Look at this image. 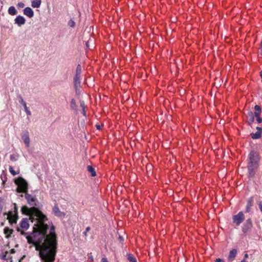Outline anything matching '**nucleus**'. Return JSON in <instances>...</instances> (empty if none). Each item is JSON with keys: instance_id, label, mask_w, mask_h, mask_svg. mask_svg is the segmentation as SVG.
<instances>
[{"instance_id": "obj_34", "label": "nucleus", "mask_w": 262, "mask_h": 262, "mask_svg": "<svg viewBox=\"0 0 262 262\" xmlns=\"http://www.w3.org/2000/svg\"><path fill=\"white\" fill-rule=\"evenodd\" d=\"M25 112L28 116H30L31 115V112L28 109V107H25L24 108Z\"/></svg>"}, {"instance_id": "obj_14", "label": "nucleus", "mask_w": 262, "mask_h": 262, "mask_svg": "<svg viewBox=\"0 0 262 262\" xmlns=\"http://www.w3.org/2000/svg\"><path fill=\"white\" fill-rule=\"evenodd\" d=\"M253 198L250 197L247 201V205L246 206L245 212L248 213L250 211V209L253 204Z\"/></svg>"}, {"instance_id": "obj_32", "label": "nucleus", "mask_w": 262, "mask_h": 262, "mask_svg": "<svg viewBox=\"0 0 262 262\" xmlns=\"http://www.w3.org/2000/svg\"><path fill=\"white\" fill-rule=\"evenodd\" d=\"M81 75L75 73V75L74 78V80H80Z\"/></svg>"}, {"instance_id": "obj_4", "label": "nucleus", "mask_w": 262, "mask_h": 262, "mask_svg": "<svg viewBox=\"0 0 262 262\" xmlns=\"http://www.w3.org/2000/svg\"><path fill=\"white\" fill-rule=\"evenodd\" d=\"M15 184L17 185L16 191L18 193H27L28 190V184L26 180L22 177H18L14 180Z\"/></svg>"}, {"instance_id": "obj_46", "label": "nucleus", "mask_w": 262, "mask_h": 262, "mask_svg": "<svg viewBox=\"0 0 262 262\" xmlns=\"http://www.w3.org/2000/svg\"><path fill=\"white\" fill-rule=\"evenodd\" d=\"M241 262H246V260H245V259H243Z\"/></svg>"}, {"instance_id": "obj_21", "label": "nucleus", "mask_w": 262, "mask_h": 262, "mask_svg": "<svg viewBox=\"0 0 262 262\" xmlns=\"http://www.w3.org/2000/svg\"><path fill=\"white\" fill-rule=\"evenodd\" d=\"M8 13L11 15H15L17 13V11L14 6H11L8 10Z\"/></svg>"}, {"instance_id": "obj_17", "label": "nucleus", "mask_w": 262, "mask_h": 262, "mask_svg": "<svg viewBox=\"0 0 262 262\" xmlns=\"http://www.w3.org/2000/svg\"><path fill=\"white\" fill-rule=\"evenodd\" d=\"M237 254V250L235 249H232L230 252L229 254L228 255V260L230 261H232L234 260L235 257H236V255Z\"/></svg>"}, {"instance_id": "obj_40", "label": "nucleus", "mask_w": 262, "mask_h": 262, "mask_svg": "<svg viewBox=\"0 0 262 262\" xmlns=\"http://www.w3.org/2000/svg\"><path fill=\"white\" fill-rule=\"evenodd\" d=\"M248 257V254L247 253H245L244 255V259H245Z\"/></svg>"}, {"instance_id": "obj_38", "label": "nucleus", "mask_w": 262, "mask_h": 262, "mask_svg": "<svg viewBox=\"0 0 262 262\" xmlns=\"http://www.w3.org/2000/svg\"><path fill=\"white\" fill-rule=\"evenodd\" d=\"M215 262H224V260L221 258H217Z\"/></svg>"}, {"instance_id": "obj_37", "label": "nucleus", "mask_w": 262, "mask_h": 262, "mask_svg": "<svg viewBox=\"0 0 262 262\" xmlns=\"http://www.w3.org/2000/svg\"><path fill=\"white\" fill-rule=\"evenodd\" d=\"M258 206H259V209H260V211L262 213V203L261 202H259L258 203Z\"/></svg>"}, {"instance_id": "obj_10", "label": "nucleus", "mask_w": 262, "mask_h": 262, "mask_svg": "<svg viewBox=\"0 0 262 262\" xmlns=\"http://www.w3.org/2000/svg\"><path fill=\"white\" fill-rule=\"evenodd\" d=\"M14 23L18 26H21L25 24L26 19L21 15H18L14 19Z\"/></svg>"}, {"instance_id": "obj_19", "label": "nucleus", "mask_w": 262, "mask_h": 262, "mask_svg": "<svg viewBox=\"0 0 262 262\" xmlns=\"http://www.w3.org/2000/svg\"><path fill=\"white\" fill-rule=\"evenodd\" d=\"M41 3V0H33L31 3V6L34 8H38L40 7Z\"/></svg>"}, {"instance_id": "obj_27", "label": "nucleus", "mask_w": 262, "mask_h": 262, "mask_svg": "<svg viewBox=\"0 0 262 262\" xmlns=\"http://www.w3.org/2000/svg\"><path fill=\"white\" fill-rule=\"evenodd\" d=\"M10 159L12 161L15 162L18 160V156L16 154H12L10 156Z\"/></svg>"}, {"instance_id": "obj_8", "label": "nucleus", "mask_w": 262, "mask_h": 262, "mask_svg": "<svg viewBox=\"0 0 262 262\" xmlns=\"http://www.w3.org/2000/svg\"><path fill=\"white\" fill-rule=\"evenodd\" d=\"M4 215H7V219L9 220V222L11 224H15L16 223L18 215L17 214H15L12 211H9L8 213H4Z\"/></svg>"}, {"instance_id": "obj_1", "label": "nucleus", "mask_w": 262, "mask_h": 262, "mask_svg": "<svg viewBox=\"0 0 262 262\" xmlns=\"http://www.w3.org/2000/svg\"><path fill=\"white\" fill-rule=\"evenodd\" d=\"M22 214L29 215L32 222H34L33 232L27 236L29 243L36 244V250L39 251L41 262H54L56 254L57 241L55 228L52 222L37 223L33 217L32 207L29 208L24 206L21 208Z\"/></svg>"}, {"instance_id": "obj_20", "label": "nucleus", "mask_w": 262, "mask_h": 262, "mask_svg": "<svg viewBox=\"0 0 262 262\" xmlns=\"http://www.w3.org/2000/svg\"><path fill=\"white\" fill-rule=\"evenodd\" d=\"M70 107L75 112L77 111V105L76 103V100L74 98H72L70 102Z\"/></svg>"}, {"instance_id": "obj_47", "label": "nucleus", "mask_w": 262, "mask_h": 262, "mask_svg": "<svg viewBox=\"0 0 262 262\" xmlns=\"http://www.w3.org/2000/svg\"><path fill=\"white\" fill-rule=\"evenodd\" d=\"M14 250H13V249L11 250V253H13V252H14Z\"/></svg>"}, {"instance_id": "obj_42", "label": "nucleus", "mask_w": 262, "mask_h": 262, "mask_svg": "<svg viewBox=\"0 0 262 262\" xmlns=\"http://www.w3.org/2000/svg\"><path fill=\"white\" fill-rule=\"evenodd\" d=\"M22 105L24 106V107H27V104H26V102L24 103V104H22Z\"/></svg>"}, {"instance_id": "obj_24", "label": "nucleus", "mask_w": 262, "mask_h": 262, "mask_svg": "<svg viewBox=\"0 0 262 262\" xmlns=\"http://www.w3.org/2000/svg\"><path fill=\"white\" fill-rule=\"evenodd\" d=\"M127 259L130 262H137L136 258L132 254H127Z\"/></svg>"}, {"instance_id": "obj_30", "label": "nucleus", "mask_w": 262, "mask_h": 262, "mask_svg": "<svg viewBox=\"0 0 262 262\" xmlns=\"http://www.w3.org/2000/svg\"><path fill=\"white\" fill-rule=\"evenodd\" d=\"M18 102H19V103L20 104H21V105L26 102L24 101V100L23 99V97H21V96L20 95H19L18 96Z\"/></svg>"}, {"instance_id": "obj_39", "label": "nucleus", "mask_w": 262, "mask_h": 262, "mask_svg": "<svg viewBox=\"0 0 262 262\" xmlns=\"http://www.w3.org/2000/svg\"><path fill=\"white\" fill-rule=\"evenodd\" d=\"M101 262H108V261L106 258L103 257L101 260Z\"/></svg>"}, {"instance_id": "obj_36", "label": "nucleus", "mask_w": 262, "mask_h": 262, "mask_svg": "<svg viewBox=\"0 0 262 262\" xmlns=\"http://www.w3.org/2000/svg\"><path fill=\"white\" fill-rule=\"evenodd\" d=\"M14 205V213L17 214V207L16 203L13 204Z\"/></svg>"}, {"instance_id": "obj_26", "label": "nucleus", "mask_w": 262, "mask_h": 262, "mask_svg": "<svg viewBox=\"0 0 262 262\" xmlns=\"http://www.w3.org/2000/svg\"><path fill=\"white\" fill-rule=\"evenodd\" d=\"M80 107H81L82 108V114L83 116H85L86 115V112H85V103H84V101H81L80 102Z\"/></svg>"}, {"instance_id": "obj_11", "label": "nucleus", "mask_w": 262, "mask_h": 262, "mask_svg": "<svg viewBox=\"0 0 262 262\" xmlns=\"http://www.w3.org/2000/svg\"><path fill=\"white\" fill-rule=\"evenodd\" d=\"M257 132L255 133L251 134V138L253 139H258L261 138L262 128L260 127H256Z\"/></svg>"}, {"instance_id": "obj_23", "label": "nucleus", "mask_w": 262, "mask_h": 262, "mask_svg": "<svg viewBox=\"0 0 262 262\" xmlns=\"http://www.w3.org/2000/svg\"><path fill=\"white\" fill-rule=\"evenodd\" d=\"M254 109H255V116H258V115H260L261 112V107L259 105H256L255 106H254Z\"/></svg>"}, {"instance_id": "obj_2", "label": "nucleus", "mask_w": 262, "mask_h": 262, "mask_svg": "<svg viewBox=\"0 0 262 262\" xmlns=\"http://www.w3.org/2000/svg\"><path fill=\"white\" fill-rule=\"evenodd\" d=\"M25 198L27 200L28 204L32 207L33 210V217L36 220L37 223H40L41 221L47 222L48 218L45 214H44L40 210L37 208V203L38 202L37 198L35 195H32L28 192L25 193Z\"/></svg>"}, {"instance_id": "obj_43", "label": "nucleus", "mask_w": 262, "mask_h": 262, "mask_svg": "<svg viewBox=\"0 0 262 262\" xmlns=\"http://www.w3.org/2000/svg\"><path fill=\"white\" fill-rule=\"evenodd\" d=\"M96 127L98 129H100L101 128L100 126L99 125H97Z\"/></svg>"}, {"instance_id": "obj_7", "label": "nucleus", "mask_w": 262, "mask_h": 262, "mask_svg": "<svg viewBox=\"0 0 262 262\" xmlns=\"http://www.w3.org/2000/svg\"><path fill=\"white\" fill-rule=\"evenodd\" d=\"M245 219V215L243 211H239L237 214L234 215L232 217L233 223L237 226L241 225Z\"/></svg>"}, {"instance_id": "obj_5", "label": "nucleus", "mask_w": 262, "mask_h": 262, "mask_svg": "<svg viewBox=\"0 0 262 262\" xmlns=\"http://www.w3.org/2000/svg\"><path fill=\"white\" fill-rule=\"evenodd\" d=\"M31 220V218H23L19 223V227L17 228V231L21 235H27L26 237L27 236H29L30 234L31 233H30L29 234L28 233H26L25 231H27L29 227V220ZM33 231L32 232V233ZM28 239V238H27Z\"/></svg>"}, {"instance_id": "obj_33", "label": "nucleus", "mask_w": 262, "mask_h": 262, "mask_svg": "<svg viewBox=\"0 0 262 262\" xmlns=\"http://www.w3.org/2000/svg\"><path fill=\"white\" fill-rule=\"evenodd\" d=\"M260 115L255 116L256 118V120L258 123H261L262 122V119L260 117Z\"/></svg>"}, {"instance_id": "obj_16", "label": "nucleus", "mask_w": 262, "mask_h": 262, "mask_svg": "<svg viewBox=\"0 0 262 262\" xmlns=\"http://www.w3.org/2000/svg\"><path fill=\"white\" fill-rule=\"evenodd\" d=\"M255 117V114H253L252 111H249L248 112L247 116V122L249 125L252 124L254 122Z\"/></svg>"}, {"instance_id": "obj_15", "label": "nucleus", "mask_w": 262, "mask_h": 262, "mask_svg": "<svg viewBox=\"0 0 262 262\" xmlns=\"http://www.w3.org/2000/svg\"><path fill=\"white\" fill-rule=\"evenodd\" d=\"M24 14L30 18L34 16V12L30 7H26L24 9Z\"/></svg>"}, {"instance_id": "obj_45", "label": "nucleus", "mask_w": 262, "mask_h": 262, "mask_svg": "<svg viewBox=\"0 0 262 262\" xmlns=\"http://www.w3.org/2000/svg\"><path fill=\"white\" fill-rule=\"evenodd\" d=\"M260 76L261 78H262V71L260 72Z\"/></svg>"}, {"instance_id": "obj_3", "label": "nucleus", "mask_w": 262, "mask_h": 262, "mask_svg": "<svg viewBox=\"0 0 262 262\" xmlns=\"http://www.w3.org/2000/svg\"><path fill=\"white\" fill-rule=\"evenodd\" d=\"M249 162L248 164V170L249 177L252 178L255 176V170L258 166L259 157L258 154L255 151H251L249 155Z\"/></svg>"}, {"instance_id": "obj_25", "label": "nucleus", "mask_w": 262, "mask_h": 262, "mask_svg": "<svg viewBox=\"0 0 262 262\" xmlns=\"http://www.w3.org/2000/svg\"><path fill=\"white\" fill-rule=\"evenodd\" d=\"M9 172L11 173V174L12 175H13V176L16 175V174H19V170H17V171H15L14 169H13V168L12 166H10L9 167Z\"/></svg>"}, {"instance_id": "obj_12", "label": "nucleus", "mask_w": 262, "mask_h": 262, "mask_svg": "<svg viewBox=\"0 0 262 262\" xmlns=\"http://www.w3.org/2000/svg\"><path fill=\"white\" fill-rule=\"evenodd\" d=\"M21 138L26 147H29L30 140L28 132H24L21 136Z\"/></svg>"}, {"instance_id": "obj_28", "label": "nucleus", "mask_w": 262, "mask_h": 262, "mask_svg": "<svg viewBox=\"0 0 262 262\" xmlns=\"http://www.w3.org/2000/svg\"><path fill=\"white\" fill-rule=\"evenodd\" d=\"M81 71H82L81 67V66L79 64H78V65H77V67H76V72H75V73H76V74H80V75H81Z\"/></svg>"}, {"instance_id": "obj_35", "label": "nucleus", "mask_w": 262, "mask_h": 262, "mask_svg": "<svg viewBox=\"0 0 262 262\" xmlns=\"http://www.w3.org/2000/svg\"><path fill=\"white\" fill-rule=\"evenodd\" d=\"M91 229V228L90 227H87L85 229V231L84 232H83V234H84V235H85V236H87V232H89Z\"/></svg>"}, {"instance_id": "obj_22", "label": "nucleus", "mask_w": 262, "mask_h": 262, "mask_svg": "<svg viewBox=\"0 0 262 262\" xmlns=\"http://www.w3.org/2000/svg\"><path fill=\"white\" fill-rule=\"evenodd\" d=\"M88 171L91 173L92 177H95L96 175L94 168L91 165H88L87 167Z\"/></svg>"}, {"instance_id": "obj_44", "label": "nucleus", "mask_w": 262, "mask_h": 262, "mask_svg": "<svg viewBox=\"0 0 262 262\" xmlns=\"http://www.w3.org/2000/svg\"><path fill=\"white\" fill-rule=\"evenodd\" d=\"M86 48H89V42L88 41L86 42Z\"/></svg>"}, {"instance_id": "obj_18", "label": "nucleus", "mask_w": 262, "mask_h": 262, "mask_svg": "<svg viewBox=\"0 0 262 262\" xmlns=\"http://www.w3.org/2000/svg\"><path fill=\"white\" fill-rule=\"evenodd\" d=\"M13 230L9 228L8 227H5L4 229V233L5 234V236L7 238H9L11 236V234L13 233Z\"/></svg>"}, {"instance_id": "obj_9", "label": "nucleus", "mask_w": 262, "mask_h": 262, "mask_svg": "<svg viewBox=\"0 0 262 262\" xmlns=\"http://www.w3.org/2000/svg\"><path fill=\"white\" fill-rule=\"evenodd\" d=\"M53 212L54 214L59 217H64L66 214L63 212L60 211L57 205H55L53 208Z\"/></svg>"}, {"instance_id": "obj_31", "label": "nucleus", "mask_w": 262, "mask_h": 262, "mask_svg": "<svg viewBox=\"0 0 262 262\" xmlns=\"http://www.w3.org/2000/svg\"><path fill=\"white\" fill-rule=\"evenodd\" d=\"M17 6L18 8H23L25 7V4L23 2H19Z\"/></svg>"}, {"instance_id": "obj_29", "label": "nucleus", "mask_w": 262, "mask_h": 262, "mask_svg": "<svg viewBox=\"0 0 262 262\" xmlns=\"http://www.w3.org/2000/svg\"><path fill=\"white\" fill-rule=\"evenodd\" d=\"M68 26H69L70 27H72V28H74L75 26V23L72 19H70L68 21Z\"/></svg>"}, {"instance_id": "obj_13", "label": "nucleus", "mask_w": 262, "mask_h": 262, "mask_svg": "<svg viewBox=\"0 0 262 262\" xmlns=\"http://www.w3.org/2000/svg\"><path fill=\"white\" fill-rule=\"evenodd\" d=\"M74 86L76 95H79L80 92L81 81L80 80H74Z\"/></svg>"}, {"instance_id": "obj_48", "label": "nucleus", "mask_w": 262, "mask_h": 262, "mask_svg": "<svg viewBox=\"0 0 262 262\" xmlns=\"http://www.w3.org/2000/svg\"><path fill=\"white\" fill-rule=\"evenodd\" d=\"M261 55H262V48H261Z\"/></svg>"}, {"instance_id": "obj_6", "label": "nucleus", "mask_w": 262, "mask_h": 262, "mask_svg": "<svg viewBox=\"0 0 262 262\" xmlns=\"http://www.w3.org/2000/svg\"><path fill=\"white\" fill-rule=\"evenodd\" d=\"M253 226L252 219L251 218L248 219L242 226L241 230L242 232L245 235H247L251 231Z\"/></svg>"}, {"instance_id": "obj_41", "label": "nucleus", "mask_w": 262, "mask_h": 262, "mask_svg": "<svg viewBox=\"0 0 262 262\" xmlns=\"http://www.w3.org/2000/svg\"><path fill=\"white\" fill-rule=\"evenodd\" d=\"M89 258L91 259V261H93L94 259L93 256L91 255L89 256Z\"/></svg>"}]
</instances>
